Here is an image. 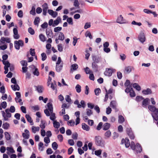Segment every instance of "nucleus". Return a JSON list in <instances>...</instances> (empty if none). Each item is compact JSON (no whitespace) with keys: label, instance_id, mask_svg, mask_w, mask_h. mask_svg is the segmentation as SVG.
I'll return each mask as SVG.
<instances>
[{"label":"nucleus","instance_id":"nucleus-14","mask_svg":"<svg viewBox=\"0 0 158 158\" xmlns=\"http://www.w3.org/2000/svg\"><path fill=\"white\" fill-rule=\"evenodd\" d=\"M14 35V38L15 39H18L19 37V35L18 34V31L17 28H14L13 29Z\"/></svg>","mask_w":158,"mask_h":158},{"label":"nucleus","instance_id":"nucleus-32","mask_svg":"<svg viewBox=\"0 0 158 158\" xmlns=\"http://www.w3.org/2000/svg\"><path fill=\"white\" fill-rule=\"evenodd\" d=\"M47 106L48 110L50 111V112H53V108L52 104L50 103H48L47 104Z\"/></svg>","mask_w":158,"mask_h":158},{"label":"nucleus","instance_id":"nucleus-9","mask_svg":"<svg viewBox=\"0 0 158 158\" xmlns=\"http://www.w3.org/2000/svg\"><path fill=\"white\" fill-rule=\"evenodd\" d=\"M48 14L53 18H56L58 15V13L56 11H54L53 10L48 9Z\"/></svg>","mask_w":158,"mask_h":158},{"label":"nucleus","instance_id":"nucleus-59","mask_svg":"<svg viewBox=\"0 0 158 158\" xmlns=\"http://www.w3.org/2000/svg\"><path fill=\"white\" fill-rule=\"evenodd\" d=\"M28 32L31 35H33L35 33L34 30L31 27H29L28 29Z\"/></svg>","mask_w":158,"mask_h":158},{"label":"nucleus","instance_id":"nucleus-49","mask_svg":"<svg viewBox=\"0 0 158 158\" xmlns=\"http://www.w3.org/2000/svg\"><path fill=\"white\" fill-rule=\"evenodd\" d=\"M56 82L55 81H54V83H51V87L53 90H54L56 89Z\"/></svg>","mask_w":158,"mask_h":158},{"label":"nucleus","instance_id":"nucleus-7","mask_svg":"<svg viewBox=\"0 0 158 158\" xmlns=\"http://www.w3.org/2000/svg\"><path fill=\"white\" fill-rule=\"evenodd\" d=\"M43 8V15L44 16L46 15L48 11V4L46 3H44L42 6Z\"/></svg>","mask_w":158,"mask_h":158},{"label":"nucleus","instance_id":"nucleus-44","mask_svg":"<svg viewBox=\"0 0 158 158\" xmlns=\"http://www.w3.org/2000/svg\"><path fill=\"white\" fill-rule=\"evenodd\" d=\"M58 146L56 142H54L52 144V148L54 150L57 149L58 148Z\"/></svg>","mask_w":158,"mask_h":158},{"label":"nucleus","instance_id":"nucleus-55","mask_svg":"<svg viewBox=\"0 0 158 158\" xmlns=\"http://www.w3.org/2000/svg\"><path fill=\"white\" fill-rule=\"evenodd\" d=\"M100 89L98 88L95 89L94 90V93L95 95L98 96L99 95V94L101 92Z\"/></svg>","mask_w":158,"mask_h":158},{"label":"nucleus","instance_id":"nucleus-39","mask_svg":"<svg viewBox=\"0 0 158 158\" xmlns=\"http://www.w3.org/2000/svg\"><path fill=\"white\" fill-rule=\"evenodd\" d=\"M124 121V118L122 115L118 116V122L120 123H123Z\"/></svg>","mask_w":158,"mask_h":158},{"label":"nucleus","instance_id":"nucleus-57","mask_svg":"<svg viewBox=\"0 0 158 158\" xmlns=\"http://www.w3.org/2000/svg\"><path fill=\"white\" fill-rule=\"evenodd\" d=\"M85 35L86 37L88 36L89 37V38L91 39H92L93 38L91 33H90V32L89 31H87L85 33Z\"/></svg>","mask_w":158,"mask_h":158},{"label":"nucleus","instance_id":"nucleus-22","mask_svg":"<svg viewBox=\"0 0 158 158\" xmlns=\"http://www.w3.org/2000/svg\"><path fill=\"white\" fill-rule=\"evenodd\" d=\"M92 67L93 70L95 72H97L98 71V65L95 62L92 63Z\"/></svg>","mask_w":158,"mask_h":158},{"label":"nucleus","instance_id":"nucleus-20","mask_svg":"<svg viewBox=\"0 0 158 158\" xmlns=\"http://www.w3.org/2000/svg\"><path fill=\"white\" fill-rule=\"evenodd\" d=\"M63 66V63H61L60 65H56V71L58 72H60L62 69Z\"/></svg>","mask_w":158,"mask_h":158},{"label":"nucleus","instance_id":"nucleus-62","mask_svg":"<svg viewBox=\"0 0 158 158\" xmlns=\"http://www.w3.org/2000/svg\"><path fill=\"white\" fill-rule=\"evenodd\" d=\"M31 108L35 111H38L39 110V107L38 105L32 106Z\"/></svg>","mask_w":158,"mask_h":158},{"label":"nucleus","instance_id":"nucleus-16","mask_svg":"<svg viewBox=\"0 0 158 158\" xmlns=\"http://www.w3.org/2000/svg\"><path fill=\"white\" fill-rule=\"evenodd\" d=\"M46 33L48 38H52L53 37V33L51 29L46 30Z\"/></svg>","mask_w":158,"mask_h":158},{"label":"nucleus","instance_id":"nucleus-1","mask_svg":"<svg viewBox=\"0 0 158 158\" xmlns=\"http://www.w3.org/2000/svg\"><path fill=\"white\" fill-rule=\"evenodd\" d=\"M148 109L152 113L151 115L154 120L157 121L158 120V108H156L153 105H149L148 107Z\"/></svg>","mask_w":158,"mask_h":158},{"label":"nucleus","instance_id":"nucleus-21","mask_svg":"<svg viewBox=\"0 0 158 158\" xmlns=\"http://www.w3.org/2000/svg\"><path fill=\"white\" fill-rule=\"evenodd\" d=\"M110 123H106L103 125L102 129L104 130H107L110 128Z\"/></svg>","mask_w":158,"mask_h":158},{"label":"nucleus","instance_id":"nucleus-42","mask_svg":"<svg viewBox=\"0 0 158 158\" xmlns=\"http://www.w3.org/2000/svg\"><path fill=\"white\" fill-rule=\"evenodd\" d=\"M75 89L77 93H80L81 91V87L80 85L77 84L75 87Z\"/></svg>","mask_w":158,"mask_h":158},{"label":"nucleus","instance_id":"nucleus-56","mask_svg":"<svg viewBox=\"0 0 158 158\" xmlns=\"http://www.w3.org/2000/svg\"><path fill=\"white\" fill-rule=\"evenodd\" d=\"M66 101L69 103H70L71 102V100L70 97L69 95H66L65 98Z\"/></svg>","mask_w":158,"mask_h":158},{"label":"nucleus","instance_id":"nucleus-45","mask_svg":"<svg viewBox=\"0 0 158 158\" xmlns=\"http://www.w3.org/2000/svg\"><path fill=\"white\" fill-rule=\"evenodd\" d=\"M86 113L87 115L89 116H90L93 114V112L91 110L89 109H86Z\"/></svg>","mask_w":158,"mask_h":158},{"label":"nucleus","instance_id":"nucleus-24","mask_svg":"<svg viewBox=\"0 0 158 158\" xmlns=\"http://www.w3.org/2000/svg\"><path fill=\"white\" fill-rule=\"evenodd\" d=\"M40 128L39 127L33 126L31 127L32 131L34 133H35L37 131H39Z\"/></svg>","mask_w":158,"mask_h":158},{"label":"nucleus","instance_id":"nucleus-35","mask_svg":"<svg viewBox=\"0 0 158 158\" xmlns=\"http://www.w3.org/2000/svg\"><path fill=\"white\" fill-rule=\"evenodd\" d=\"M50 119L53 121H55V119L56 118L55 116V114L53 112H50Z\"/></svg>","mask_w":158,"mask_h":158},{"label":"nucleus","instance_id":"nucleus-63","mask_svg":"<svg viewBox=\"0 0 158 158\" xmlns=\"http://www.w3.org/2000/svg\"><path fill=\"white\" fill-rule=\"evenodd\" d=\"M33 74L35 75L38 76L39 75V73L37 68H35V71L33 72Z\"/></svg>","mask_w":158,"mask_h":158},{"label":"nucleus","instance_id":"nucleus-54","mask_svg":"<svg viewBox=\"0 0 158 158\" xmlns=\"http://www.w3.org/2000/svg\"><path fill=\"white\" fill-rule=\"evenodd\" d=\"M130 94L131 97H133L135 96V92L133 90L132 88H131V90L130 92Z\"/></svg>","mask_w":158,"mask_h":158},{"label":"nucleus","instance_id":"nucleus-13","mask_svg":"<svg viewBox=\"0 0 158 158\" xmlns=\"http://www.w3.org/2000/svg\"><path fill=\"white\" fill-rule=\"evenodd\" d=\"M22 136L24 139H28L30 137V133L29 131L27 129L25 130L24 132L22 134Z\"/></svg>","mask_w":158,"mask_h":158},{"label":"nucleus","instance_id":"nucleus-2","mask_svg":"<svg viewBox=\"0 0 158 158\" xmlns=\"http://www.w3.org/2000/svg\"><path fill=\"white\" fill-rule=\"evenodd\" d=\"M94 139L95 143L97 146H104V142L101 137L99 136H96Z\"/></svg>","mask_w":158,"mask_h":158},{"label":"nucleus","instance_id":"nucleus-64","mask_svg":"<svg viewBox=\"0 0 158 158\" xmlns=\"http://www.w3.org/2000/svg\"><path fill=\"white\" fill-rule=\"evenodd\" d=\"M43 89V87L42 86H39L37 87V90L39 93H41L42 92Z\"/></svg>","mask_w":158,"mask_h":158},{"label":"nucleus","instance_id":"nucleus-26","mask_svg":"<svg viewBox=\"0 0 158 158\" xmlns=\"http://www.w3.org/2000/svg\"><path fill=\"white\" fill-rule=\"evenodd\" d=\"M11 87L14 91L19 90L20 88L19 85L16 84H15V85H11Z\"/></svg>","mask_w":158,"mask_h":158},{"label":"nucleus","instance_id":"nucleus-5","mask_svg":"<svg viewBox=\"0 0 158 158\" xmlns=\"http://www.w3.org/2000/svg\"><path fill=\"white\" fill-rule=\"evenodd\" d=\"M139 40L142 44L143 43L146 41V38L144 33L141 32L139 34L138 36Z\"/></svg>","mask_w":158,"mask_h":158},{"label":"nucleus","instance_id":"nucleus-25","mask_svg":"<svg viewBox=\"0 0 158 158\" xmlns=\"http://www.w3.org/2000/svg\"><path fill=\"white\" fill-rule=\"evenodd\" d=\"M132 67L131 66H127L125 67L124 69V73H129L131 71Z\"/></svg>","mask_w":158,"mask_h":158},{"label":"nucleus","instance_id":"nucleus-27","mask_svg":"<svg viewBox=\"0 0 158 158\" xmlns=\"http://www.w3.org/2000/svg\"><path fill=\"white\" fill-rule=\"evenodd\" d=\"M6 150L8 151L7 153L9 155L10 153H15V152L12 147H7L6 148Z\"/></svg>","mask_w":158,"mask_h":158},{"label":"nucleus","instance_id":"nucleus-41","mask_svg":"<svg viewBox=\"0 0 158 158\" xmlns=\"http://www.w3.org/2000/svg\"><path fill=\"white\" fill-rule=\"evenodd\" d=\"M15 94L16 96V97L15 98V101H18V99H21V94L19 92H16Z\"/></svg>","mask_w":158,"mask_h":158},{"label":"nucleus","instance_id":"nucleus-28","mask_svg":"<svg viewBox=\"0 0 158 158\" xmlns=\"http://www.w3.org/2000/svg\"><path fill=\"white\" fill-rule=\"evenodd\" d=\"M39 39L41 41L44 42L46 40V38L42 34H40L39 35Z\"/></svg>","mask_w":158,"mask_h":158},{"label":"nucleus","instance_id":"nucleus-19","mask_svg":"<svg viewBox=\"0 0 158 158\" xmlns=\"http://www.w3.org/2000/svg\"><path fill=\"white\" fill-rule=\"evenodd\" d=\"M136 151L138 152H141L142 151V148L139 143H137L136 145L135 150Z\"/></svg>","mask_w":158,"mask_h":158},{"label":"nucleus","instance_id":"nucleus-29","mask_svg":"<svg viewBox=\"0 0 158 158\" xmlns=\"http://www.w3.org/2000/svg\"><path fill=\"white\" fill-rule=\"evenodd\" d=\"M82 127L83 130H85L87 131H88L89 130V127L85 123H82Z\"/></svg>","mask_w":158,"mask_h":158},{"label":"nucleus","instance_id":"nucleus-53","mask_svg":"<svg viewBox=\"0 0 158 158\" xmlns=\"http://www.w3.org/2000/svg\"><path fill=\"white\" fill-rule=\"evenodd\" d=\"M103 125V123L102 122H100L99 123L98 125L97 126V127L96 128V129L98 131L100 130L102 127Z\"/></svg>","mask_w":158,"mask_h":158},{"label":"nucleus","instance_id":"nucleus-51","mask_svg":"<svg viewBox=\"0 0 158 158\" xmlns=\"http://www.w3.org/2000/svg\"><path fill=\"white\" fill-rule=\"evenodd\" d=\"M5 137L6 140H9L10 139V135L9 133L7 132H6L4 133Z\"/></svg>","mask_w":158,"mask_h":158},{"label":"nucleus","instance_id":"nucleus-4","mask_svg":"<svg viewBox=\"0 0 158 158\" xmlns=\"http://www.w3.org/2000/svg\"><path fill=\"white\" fill-rule=\"evenodd\" d=\"M14 44L15 47V48L17 50H19L20 49V46L22 47L23 45V42L21 40H19L18 41H15Z\"/></svg>","mask_w":158,"mask_h":158},{"label":"nucleus","instance_id":"nucleus-33","mask_svg":"<svg viewBox=\"0 0 158 158\" xmlns=\"http://www.w3.org/2000/svg\"><path fill=\"white\" fill-rule=\"evenodd\" d=\"M133 87L138 91H140L141 89V88L137 83H135L133 85Z\"/></svg>","mask_w":158,"mask_h":158},{"label":"nucleus","instance_id":"nucleus-34","mask_svg":"<svg viewBox=\"0 0 158 158\" xmlns=\"http://www.w3.org/2000/svg\"><path fill=\"white\" fill-rule=\"evenodd\" d=\"M111 135V132L110 130H108L104 134V136H105V138H108L110 137Z\"/></svg>","mask_w":158,"mask_h":158},{"label":"nucleus","instance_id":"nucleus-23","mask_svg":"<svg viewBox=\"0 0 158 158\" xmlns=\"http://www.w3.org/2000/svg\"><path fill=\"white\" fill-rule=\"evenodd\" d=\"M142 93L145 95L151 94L152 93L151 90L149 88H147L146 89H144L142 91Z\"/></svg>","mask_w":158,"mask_h":158},{"label":"nucleus","instance_id":"nucleus-48","mask_svg":"<svg viewBox=\"0 0 158 158\" xmlns=\"http://www.w3.org/2000/svg\"><path fill=\"white\" fill-rule=\"evenodd\" d=\"M9 127V124L7 123H3L2 125V127L4 129H7Z\"/></svg>","mask_w":158,"mask_h":158},{"label":"nucleus","instance_id":"nucleus-6","mask_svg":"<svg viewBox=\"0 0 158 158\" xmlns=\"http://www.w3.org/2000/svg\"><path fill=\"white\" fill-rule=\"evenodd\" d=\"M115 71L116 70L115 69L107 68L106 69V71L104 73V74L106 76H111L112 73Z\"/></svg>","mask_w":158,"mask_h":158},{"label":"nucleus","instance_id":"nucleus-38","mask_svg":"<svg viewBox=\"0 0 158 158\" xmlns=\"http://www.w3.org/2000/svg\"><path fill=\"white\" fill-rule=\"evenodd\" d=\"M35 11V7L34 6H32L31 7V10L30 12V13L33 15H35L36 14Z\"/></svg>","mask_w":158,"mask_h":158},{"label":"nucleus","instance_id":"nucleus-43","mask_svg":"<svg viewBox=\"0 0 158 158\" xmlns=\"http://www.w3.org/2000/svg\"><path fill=\"white\" fill-rule=\"evenodd\" d=\"M64 39V36L63 33L60 32V34L58 36V39L61 40H63Z\"/></svg>","mask_w":158,"mask_h":158},{"label":"nucleus","instance_id":"nucleus-37","mask_svg":"<svg viewBox=\"0 0 158 158\" xmlns=\"http://www.w3.org/2000/svg\"><path fill=\"white\" fill-rule=\"evenodd\" d=\"M40 19L39 17H36L34 21V23L35 25L38 26L40 23Z\"/></svg>","mask_w":158,"mask_h":158},{"label":"nucleus","instance_id":"nucleus-36","mask_svg":"<svg viewBox=\"0 0 158 158\" xmlns=\"http://www.w3.org/2000/svg\"><path fill=\"white\" fill-rule=\"evenodd\" d=\"M39 149L41 151H42L44 149V143L42 142H40L38 144Z\"/></svg>","mask_w":158,"mask_h":158},{"label":"nucleus","instance_id":"nucleus-46","mask_svg":"<svg viewBox=\"0 0 158 158\" xmlns=\"http://www.w3.org/2000/svg\"><path fill=\"white\" fill-rule=\"evenodd\" d=\"M79 4L78 0H74L73 5L77 8H79Z\"/></svg>","mask_w":158,"mask_h":158},{"label":"nucleus","instance_id":"nucleus-12","mask_svg":"<svg viewBox=\"0 0 158 158\" xmlns=\"http://www.w3.org/2000/svg\"><path fill=\"white\" fill-rule=\"evenodd\" d=\"M116 22L120 24H123L125 23V20L123 19L122 15H120L117 18Z\"/></svg>","mask_w":158,"mask_h":158},{"label":"nucleus","instance_id":"nucleus-30","mask_svg":"<svg viewBox=\"0 0 158 158\" xmlns=\"http://www.w3.org/2000/svg\"><path fill=\"white\" fill-rule=\"evenodd\" d=\"M53 122V127L55 128H56L57 129L59 128L60 126V123L59 122H57L56 120L54 121Z\"/></svg>","mask_w":158,"mask_h":158},{"label":"nucleus","instance_id":"nucleus-58","mask_svg":"<svg viewBox=\"0 0 158 158\" xmlns=\"http://www.w3.org/2000/svg\"><path fill=\"white\" fill-rule=\"evenodd\" d=\"M102 150L99 149L95 151V154L97 156H100L102 153Z\"/></svg>","mask_w":158,"mask_h":158},{"label":"nucleus","instance_id":"nucleus-60","mask_svg":"<svg viewBox=\"0 0 158 158\" xmlns=\"http://www.w3.org/2000/svg\"><path fill=\"white\" fill-rule=\"evenodd\" d=\"M41 56L42 61H44L46 59L47 57L46 54L44 53H42L41 54Z\"/></svg>","mask_w":158,"mask_h":158},{"label":"nucleus","instance_id":"nucleus-52","mask_svg":"<svg viewBox=\"0 0 158 158\" xmlns=\"http://www.w3.org/2000/svg\"><path fill=\"white\" fill-rule=\"evenodd\" d=\"M78 68V65L76 64H72L71 66V69L72 68L73 70H76Z\"/></svg>","mask_w":158,"mask_h":158},{"label":"nucleus","instance_id":"nucleus-18","mask_svg":"<svg viewBox=\"0 0 158 158\" xmlns=\"http://www.w3.org/2000/svg\"><path fill=\"white\" fill-rule=\"evenodd\" d=\"M61 21V19L60 17H57V19L56 20H55L54 21L52 25L53 27H55Z\"/></svg>","mask_w":158,"mask_h":158},{"label":"nucleus","instance_id":"nucleus-50","mask_svg":"<svg viewBox=\"0 0 158 158\" xmlns=\"http://www.w3.org/2000/svg\"><path fill=\"white\" fill-rule=\"evenodd\" d=\"M41 123L40 124V128L42 129H44L45 127V123L44 121H43L41 120Z\"/></svg>","mask_w":158,"mask_h":158},{"label":"nucleus","instance_id":"nucleus-10","mask_svg":"<svg viewBox=\"0 0 158 158\" xmlns=\"http://www.w3.org/2000/svg\"><path fill=\"white\" fill-rule=\"evenodd\" d=\"M48 14L53 18H56L58 15V13L56 11H54L53 10L48 9Z\"/></svg>","mask_w":158,"mask_h":158},{"label":"nucleus","instance_id":"nucleus-11","mask_svg":"<svg viewBox=\"0 0 158 158\" xmlns=\"http://www.w3.org/2000/svg\"><path fill=\"white\" fill-rule=\"evenodd\" d=\"M125 143V146L126 148H128L129 147L130 145V142L129 139L128 138H126L125 139H123L122 140L121 143L122 144Z\"/></svg>","mask_w":158,"mask_h":158},{"label":"nucleus","instance_id":"nucleus-17","mask_svg":"<svg viewBox=\"0 0 158 158\" xmlns=\"http://www.w3.org/2000/svg\"><path fill=\"white\" fill-rule=\"evenodd\" d=\"M150 101V99L148 98L144 99L142 102L143 106L144 107L147 106L149 103Z\"/></svg>","mask_w":158,"mask_h":158},{"label":"nucleus","instance_id":"nucleus-31","mask_svg":"<svg viewBox=\"0 0 158 158\" xmlns=\"http://www.w3.org/2000/svg\"><path fill=\"white\" fill-rule=\"evenodd\" d=\"M25 117L27 121L31 123V125H33V123L32 120L30 115L28 114H26Z\"/></svg>","mask_w":158,"mask_h":158},{"label":"nucleus","instance_id":"nucleus-40","mask_svg":"<svg viewBox=\"0 0 158 158\" xmlns=\"http://www.w3.org/2000/svg\"><path fill=\"white\" fill-rule=\"evenodd\" d=\"M2 62L3 64L5 65V66L4 67H6L7 68L9 67L10 64L8 61L2 60Z\"/></svg>","mask_w":158,"mask_h":158},{"label":"nucleus","instance_id":"nucleus-61","mask_svg":"<svg viewBox=\"0 0 158 158\" xmlns=\"http://www.w3.org/2000/svg\"><path fill=\"white\" fill-rule=\"evenodd\" d=\"M22 65L23 66H27V62L25 60H22L20 62Z\"/></svg>","mask_w":158,"mask_h":158},{"label":"nucleus","instance_id":"nucleus-15","mask_svg":"<svg viewBox=\"0 0 158 158\" xmlns=\"http://www.w3.org/2000/svg\"><path fill=\"white\" fill-rule=\"evenodd\" d=\"M7 43H10V38L8 37H2L0 40V42L2 43H4L5 42Z\"/></svg>","mask_w":158,"mask_h":158},{"label":"nucleus","instance_id":"nucleus-3","mask_svg":"<svg viewBox=\"0 0 158 158\" xmlns=\"http://www.w3.org/2000/svg\"><path fill=\"white\" fill-rule=\"evenodd\" d=\"M9 110V109H7L5 110V112L6 113V115L5 112L4 111H2L1 113L3 117L4 118V119L5 121H7L8 120V118L11 117V114Z\"/></svg>","mask_w":158,"mask_h":158},{"label":"nucleus","instance_id":"nucleus-47","mask_svg":"<svg viewBox=\"0 0 158 158\" xmlns=\"http://www.w3.org/2000/svg\"><path fill=\"white\" fill-rule=\"evenodd\" d=\"M67 21L69 24L71 25H73V19L72 18L70 17L68 18L67 19Z\"/></svg>","mask_w":158,"mask_h":158},{"label":"nucleus","instance_id":"nucleus-8","mask_svg":"<svg viewBox=\"0 0 158 158\" xmlns=\"http://www.w3.org/2000/svg\"><path fill=\"white\" fill-rule=\"evenodd\" d=\"M117 103L115 101H112L110 103V106L112 107L113 109L115 110L116 112L118 111V109L117 108Z\"/></svg>","mask_w":158,"mask_h":158}]
</instances>
